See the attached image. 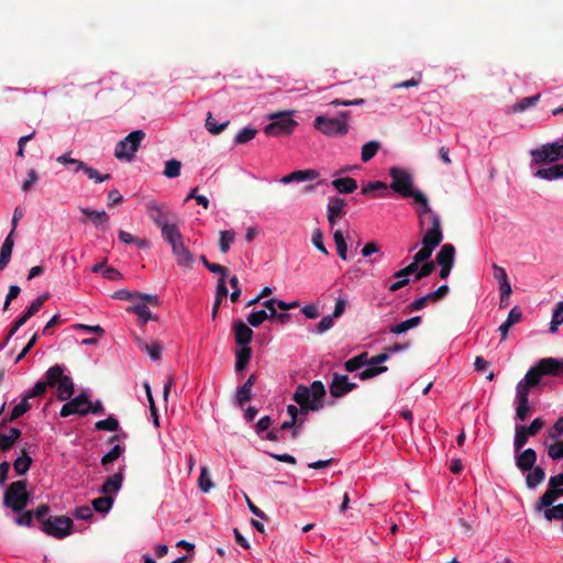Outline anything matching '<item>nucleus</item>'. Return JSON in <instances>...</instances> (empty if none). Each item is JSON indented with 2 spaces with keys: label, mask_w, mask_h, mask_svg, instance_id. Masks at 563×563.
Returning a JSON list of instances; mask_svg holds the SVG:
<instances>
[{
  "label": "nucleus",
  "mask_w": 563,
  "mask_h": 563,
  "mask_svg": "<svg viewBox=\"0 0 563 563\" xmlns=\"http://www.w3.org/2000/svg\"><path fill=\"white\" fill-rule=\"evenodd\" d=\"M561 374H563V360L545 357L526 373L523 380L526 385L534 388L540 385L542 376H559Z\"/></svg>",
  "instance_id": "f03ea898"
},
{
  "label": "nucleus",
  "mask_w": 563,
  "mask_h": 563,
  "mask_svg": "<svg viewBox=\"0 0 563 563\" xmlns=\"http://www.w3.org/2000/svg\"><path fill=\"white\" fill-rule=\"evenodd\" d=\"M529 473L526 476L527 487L530 489L536 488L545 479V472L540 466H534L532 470L528 471Z\"/></svg>",
  "instance_id": "473e14b6"
},
{
  "label": "nucleus",
  "mask_w": 563,
  "mask_h": 563,
  "mask_svg": "<svg viewBox=\"0 0 563 563\" xmlns=\"http://www.w3.org/2000/svg\"><path fill=\"white\" fill-rule=\"evenodd\" d=\"M412 199L420 205V208L417 210L420 229L424 228L426 220L428 219L431 224L428 230H437L438 228V231H442L440 216L431 209L424 194L417 191Z\"/></svg>",
  "instance_id": "9d476101"
},
{
  "label": "nucleus",
  "mask_w": 563,
  "mask_h": 563,
  "mask_svg": "<svg viewBox=\"0 0 563 563\" xmlns=\"http://www.w3.org/2000/svg\"><path fill=\"white\" fill-rule=\"evenodd\" d=\"M164 239L170 245L177 265L185 268H191L194 264V255L184 244L180 231L176 230Z\"/></svg>",
  "instance_id": "6e6552de"
},
{
  "label": "nucleus",
  "mask_w": 563,
  "mask_h": 563,
  "mask_svg": "<svg viewBox=\"0 0 563 563\" xmlns=\"http://www.w3.org/2000/svg\"><path fill=\"white\" fill-rule=\"evenodd\" d=\"M126 310L129 312L135 313L142 320V325H144L148 320H157V318L152 314L148 307L144 302H135Z\"/></svg>",
  "instance_id": "2f4dec72"
},
{
  "label": "nucleus",
  "mask_w": 563,
  "mask_h": 563,
  "mask_svg": "<svg viewBox=\"0 0 563 563\" xmlns=\"http://www.w3.org/2000/svg\"><path fill=\"white\" fill-rule=\"evenodd\" d=\"M265 320H268V312L264 309L251 312L247 317V322L251 327L257 328Z\"/></svg>",
  "instance_id": "603ef678"
},
{
  "label": "nucleus",
  "mask_w": 563,
  "mask_h": 563,
  "mask_svg": "<svg viewBox=\"0 0 563 563\" xmlns=\"http://www.w3.org/2000/svg\"><path fill=\"white\" fill-rule=\"evenodd\" d=\"M516 417L518 420L525 421L531 411L530 404L529 401H516Z\"/></svg>",
  "instance_id": "680f3d73"
},
{
  "label": "nucleus",
  "mask_w": 563,
  "mask_h": 563,
  "mask_svg": "<svg viewBox=\"0 0 563 563\" xmlns=\"http://www.w3.org/2000/svg\"><path fill=\"white\" fill-rule=\"evenodd\" d=\"M273 122L264 128V132L268 136H280L290 134L297 122L289 113H276L271 117Z\"/></svg>",
  "instance_id": "ddd939ff"
},
{
  "label": "nucleus",
  "mask_w": 563,
  "mask_h": 563,
  "mask_svg": "<svg viewBox=\"0 0 563 563\" xmlns=\"http://www.w3.org/2000/svg\"><path fill=\"white\" fill-rule=\"evenodd\" d=\"M516 453V465L521 472H528L534 467L537 462V452L533 449L528 448Z\"/></svg>",
  "instance_id": "5701e85b"
},
{
  "label": "nucleus",
  "mask_w": 563,
  "mask_h": 563,
  "mask_svg": "<svg viewBox=\"0 0 563 563\" xmlns=\"http://www.w3.org/2000/svg\"><path fill=\"white\" fill-rule=\"evenodd\" d=\"M198 486L202 493H208L213 487L207 466H202L198 478Z\"/></svg>",
  "instance_id": "a18cd8bd"
},
{
  "label": "nucleus",
  "mask_w": 563,
  "mask_h": 563,
  "mask_svg": "<svg viewBox=\"0 0 563 563\" xmlns=\"http://www.w3.org/2000/svg\"><path fill=\"white\" fill-rule=\"evenodd\" d=\"M144 137L145 133L142 130L132 131L123 140L118 142L114 150V156L121 161H132Z\"/></svg>",
  "instance_id": "423d86ee"
},
{
  "label": "nucleus",
  "mask_w": 563,
  "mask_h": 563,
  "mask_svg": "<svg viewBox=\"0 0 563 563\" xmlns=\"http://www.w3.org/2000/svg\"><path fill=\"white\" fill-rule=\"evenodd\" d=\"M32 459L27 455V453L23 450L22 456H19L14 463L13 467L18 475H24L31 467Z\"/></svg>",
  "instance_id": "ea45409f"
},
{
  "label": "nucleus",
  "mask_w": 563,
  "mask_h": 563,
  "mask_svg": "<svg viewBox=\"0 0 563 563\" xmlns=\"http://www.w3.org/2000/svg\"><path fill=\"white\" fill-rule=\"evenodd\" d=\"M30 501V493L26 488V481L11 483L4 492L3 505L13 512L20 514Z\"/></svg>",
  "instance_id": "20e7f679"
},
{
  "label": "nucleus",
  "mask_w": 563,
  "mask_h": 563,
  "mask_svg": "<svg viewBox=\"0 0 563 563\" xmlns=\"http://www.w3.org/2000/svg\"><path fill=\"white\" fill-rule=\"evenodd\" d=\"M390 189L405 198H412L418 190H413V176L410 172L400 167H390Z\"/></svg>",
  "instance_id": "39448f33"
},
{
  "label": "nucleus",
  "mask_w": 563,
  "mask_h": 563,
  "mask_svg": "<svg viewBox=\"0 0 563 563\" xmlns=\"http://www.w3.org/2000/svg\"><path fill=\"white\" fill-rule=\"evenodd\" d=\"M325 388L321 380H314L310 387L298 385L292 399L299 405V416L306 417L309 411L323 408Z\"/></svg>",
  "instance_id": "f257e3e1"
},
{
  "label": "nucleus",
  "mask_w": 563,
  "mask_h": 563,
  "mask_svg": "<svg viewBox=\"0 0 563 563\" xmlns=\"http://www.w3.org/2000/svg\"><path fill=\"white\" fill-rule=\"evenodd\" d=\"M548 454L552 460L563 459V440L551 444L548 448Z\"/></svg>",
  "instance_id": "338daca9"
},
{
  "label": "nucleus",
  "mask_w": 563,
  "mask_h": 563,
  "mask_svg": "<svg viewBox=\"0 0 563 563\" xmlns=\"http://www.w3.org/2000/svg\"><path fill=\"white\" fill-rule=\"evenodd\" d=\"M59 375H60V365L59 364H56V365L49 367L45 372V380L37 382L34 385V387L26 393V398L31 399L34 397L43 396L46 393L47 387H55V380H56V378H58Z\"/></svg>",
  "instance_id": "dca6fc26"
},
{
  "label": "nucleus",
  "mask_w": 563,
  "mask_h": 563,
  "mask_svg": "<svg viewBox=\"0 0 563 563\" xmlns=\"http://www.w3.org/2000/svg\"><path fill=\"white\" fill-rule=\"evenodd\" d=\"M449 291H450L449 286L442 285L437 290L427 294V298L429 299V301L437 302V301L443 299L449 294Z\"/></svg>",
  "instance_id": "69168bd1"
},
{
  "label": "nucleus",
  "mask_w": 563,
  "mask_h": 563,
  "mask_svg": "<svg viewBox=\"0 0 563 563\" xmlns=\"http://www.w3.org/2000/svg\"><path fill=\"white\" fill-rule=\"evenodd\" d=\"M88 398L86 393H81L75 398L68 399L60 409V417L66 418L71 415L87 416L88 410H86V407L88 406Z\"/></svg>",
  "instance_id": "f3484780"
},
{
  "label": "nucleus",
  "mask_w": 563,
  "mask_h": 563,
  "mask_svg": "<svg viewBox=\"0 0 563 563\" xmlns=\"http://www.w3.org/2000/svg\"><path fill=\"white\" fill-rule=\"evenodd\" d=\"M56 161L62 165L76 164V168L74 169V172H84L88 176V178L93 180L95 183H102L111 178L110 174H100L97 169L88 166L82 161L70 157L69 153L58 156Z\"/></svg>",
  "instance_id": "2eb2a0df"
},
{
  "label": "nucleus",
  "mask_w": 563,
  "mask_h": 563,
  "mask_svg": "<svg viewBox=\"0 0 563 563\" xmlns=\"http://www.w3.org/2000/svg\"><path fill=\"white\" fill-rule=\"evenodd\" d=\"M65 367L60 365V375L55 380V387H57V398L62 401L71 398L75 391V385L70 376L64 374Z\"/></svg>",
  "instance_id": "aec40b11"
},
{
  "label": "nucleus",
  "mask_w": 563,
  "mask_h": 563,
  "mask_svg": "<svg viewBox=\"0 0 563 563\" xmlns=\"http://www.w3.org/2000/svg\"><path fill=\"white\" fill-rule=\"evenodd\" d=\"M455 258V247L453 244H444L435 256L438 265L453 266Z\"/></svg>",
  "instance_id": "bb28decb"
},
{
  "label": "nucleus",
  "mask_w": 563,
  "mask_h": 563,
  "mask_svg": "<svg viewBox=\"0 0 563 563\" xmlns=\"http://www.w3.org/2000/svg\"><path fill=\"white\" fill-rule=\"evenodd\" d=\"M73 520L66 516H49L40 529L49 537L64 539L73 533Z\"/></svg>",
  "instance_id": "0eeeda50"
},
{
  "label": "nucleus",
  "mask_w": 563,
  "mask_h": 563,
  "mask_svg": "<svg viewBox=\"0 0 563 563\" xmlns=\"http://www.w3.org/2000/svg\"><path fill=\"white\" fill-rule=\"evenodd\" d=\"M350 112L342 111L336 118L318 115L313 121L316 130L328 136H342L349 132Z\"/></svg>",
  "instance_id": "7ed1b4c3"
},
{
  "label": "nucleus",
  "mask_w": 563,
  "mask_h": 563,
  "mask_svg": "<svg viewBox=\"0 0 563 563\" xmlns=\"http://www.w3.org/2000/svg\"><path fill=\"white\" fill-rule=\"evenodd\" d=\"M530 155L534 164L553 163L563 159V140L547 143L541 147L531 150Z\"/></svg>",
  "instance_id": "9b49d317"
},
{
  "label": "nucleus",
  "mask_w": 563,
  "mask_h": 563,
  "mask_svg": "<svg viewBox=\"0 0 563 563\" xmlns=\"http://www.w3.org/2000/svg\"><path fill=\"white\" fill-rule=\"evenodd\" d=\"M95 427L97 430L117 431L119 429V421L114 417L110 416L107 419L97 421Z\"/></svg>",
  "instance_id": "864d4df0"
},
{
  "label": "nucleus",
  "mask_w": 563,
  "mask_h": 563,
  "mask_svg": "<svg viewBox=\"0 0 563 563\" xmlns=\"http://www.w3.org/2000/svg\"><path fill=\"white\" fill-rule=\"evenodd\" d=\"M124 452V448L117 444L101 457V465L107 466L118 460Z\"/></svg>",
  "instance_id": "de8ad7c7"
},
{
  "label": "nucleus",
  "mask_w": 563,
  "mask_h": 563,
  "mask_svg": "<svg viewBox=\"0 0 563 563\" xmlns=\"http://www.w3.org/2000/svg\"><path fill=\"white\" fill-rule=\"evenodd\" d=\"M181 163L177 159H169L165 163L164 175L168 178H175L180 175Z\"/></svg>",
  "instance_id": "3c124183"
},
{
  "label": "nucleus",
  "mask_w": 563,
  "mask_h": 563,
  "mask_svg": "<svg viewBox=\"0 0 563 563\" xmlns=\"http://www.w3.org/2000/svg\"><path fill=\"white\" fill-rule=\"evenodd\" d=\"M312 244L323 254L328 255L329 252L323 243V234L320 229H314L312 232Z\"/></svg>",
  "instance_id": "e2e57ef3"
},
{
  "label": "nucleus",
  "mask_w": 563,
  "mask_h": 563,
  "mask_svg": "<svg viewBox=\"0 0 563 563\" xmlns=\"http://www.w3.org/2000/svg\"><path fill=\"white\" fill-rule=\"evenodd\" d=\"M357 387L356 383L350 382V378L347 375L333 373L332 374V382L330 384V395L333 398H341L355 389Z\"/></svg>",
  "instance_id": "a211bd4d"
},
{
  "label": "nucleus",
  "mask_w": 563,
  "mask_h": 563,
  "mask_svg": "<svg viewBox=\"0 0 563 563\" xmlns=\"http://www.w3.org/2000/svg\"><path fill=\"white\" fill-rule=\"evenodd\" d=\"M80 211L96 225H101V229L104 231L108 229L109 217L106 211H97L89 208H79Z\"/></svg>",
  "instance_id": "a878e982"
},
{
  "label": "nucleus",
  "mask_w": 563,
  "mask_h": 563,
  "mask_svg": "<svg viewBox=\"0 0 563 563\" xmlns=\"http://www.w3.org/2000/svg\"><path fill=\"white\" fill-rule=\"evenodd\" d=\"M123 475L121 472L108 477L102 484L100 492L103 495L109 496L110 494L118 493L122 486Z\"/></svg>",
  "instance_id": "c85d7f7f"
},
{
  "label": "nucleus",
  "mask_w": 563,
  "mask_h": 563,
  "mask_svg": "<svg viewBox=\"0 0 563 563\" xmlns=\"http://www.w3.org/2000/svg\"><path fill=\"white\" fill-rule=\"evenodd\" d=\"M319 176V173L316 169H305V170H295L286 176H284L280 181L283 184H289L292 181H306L316 179Z\"/></svg>",
  "instance_id": "393cba45"
},
{
  "label": "nucleus",
  "mask_w": 563,
  "mask_h": 563,
  "mask_svg": "<svg viewBox=\"0 0 563 563\" xmlns=\"http://www.w3.org/2000/svg\"><path fill=\"white\" fill-rule=\"evenodd\" d=\"M233 331L236 344L250 347V343L253 339V330L242 320H236L233 323Z\"/></svg>",
  "instance_id": "4be33fe9"
},
{
  "label": "nucleus",
  "mask_w": 563,
  "mask_h": 563,
  "mask_svg": "<svg viewBox=\"0 0 563 563\" xmlns=\"http://www.w3.org/2000/svg\"><path fill=\"white\" fill-rule=\"evenodd\" d=\"M13 246H14V236L12 235V233H9L0 249V273L10 263Z\"/></svg>",
  "instance_id": "cd10ccee"
},
{
  "label": "nucleus",
  "mask_w": 563,
  "mask_h": 563,
  "mask_svg": "<svg viewBox=\"0 0 563 563\" xmlns=\"http://www.w3.org/2000/svg\"><path fill=\"white\" fill-rule=\"evenodd\" d=\"M380 148L378 141H369L362 146L361 159L363 163L371 161Z\"/></svg>",
  "instance_id": "4c0bfd02"
},
{
  "label": "nucleus",
  "mask_w": 563,
  "mask_h": 563,
  "mask_svg": "<svg viewBox=\"0 0 563 563\" xmlns=\"http://www.w3.org/2000/svg\"><path fill=\"white\" fill-rule=\"evenodd\" d=\"M387 371V366H375V365H368L367 368L362 371L357 376L361 380H366L369 378H373L382 373H385Z\"/></svg>",
  "instance_id": "8fccbe9b"
},
{
  "label": "nucleus",
  "mask_w": 563,
  "mask_h": 563,
  "mask_svg": "<svg viewBox=\"0 0 563 563\" xmlns=\"http://www.w3.org/2000/svg\"><path fill=\"white\" fill-rule=\"evenodd\" d=\"M333 240H334V243L336 246L338 255L343 261H345L347 258V256H346L347 246H346V242L343 236V233L340 230H336L333 234Z\"/></svg>",
  "instance_id": "49530a36"
},
{
  "label": "nucleus",
  "mask_w": 563,
  "mask_h": 563,
  "mask_svg": "<svg viewBox=\"0 0 563 563\" xmlns=\"http://www.w3.org/2000/svg\"><path fill=\"white\" fill-rule=\"evenodd\" d=\"M29 399L30 398H26V395L22 398L21 402L18 404L13 409H12V412H13V418H20L21 416H23L25 412H27L32 406L31 404L29 402Z\"/></svg>",
  "instance_id": "0e129e2a"
},
{
  "label": "nucleus",
  "mask_w": 563,
  "mask_h": 563,
  "mask_svg": "<svg viewBox=\"0 0 563 563\" xmlns=\"http://www.w3.org/2000/svg\"><path fill=\"white\" fill-rule=\"evenodd\" d=\"M563 324V301L556 303L550 322V332L555 333L558 328Z\"/></svg>",
  "instance_id": "37998d69"
},
{
  "label": "nucleus",
  "mask_w": 563,
  "mask_h": 563,
  "mask_svg": "<svg viewBox=\"0 0 563 563\" xmlns=\"http://www.w3.org/2000/svg\"><path fill=\"white\" fill-rule=\"evenodd\" d=\"M365 365H369V356L367 352H362L344 363L345 369L350 373L356 372Z\"/></svg>",
  "instance_id": "72a5a7b5"
},
{
  "label": "nucleus",
  "mask_w": 563,
  "mask_h": 563,
  "mask_svg": "<svg viewBox=\"0 0 563 563\" xmlns=\"http://www.w3.org/2000/svg\"><path fill=\"white\" fill-rule=\"evenodd\" d=\"M420 323H421V317L416 316V317H412V318H410L406 321H402L398 324L390 325L388 330L390 333L401 334V333H405L406 331L419 325Z\"/></svg>",
  "instance_id": "c9c22d12"
},
{
  "label": "nucleus",
  "mask_w": 563,
  "mask_h": 563,
  "mask_svg": "<svg viewBox=\"0 0 563 563\" xmlns=\"http://www.w3.org/2000/svg\"><path fill=\"white\" fill-rule=\"evenodd\" d=\"M38 180V175L35 169H30L27 173V178L22 183V190L27 192L32 189L33 185Z\"/></svg>",
  "instance_id": "774afa93"
},
{
  "label": "nucleus",
  "mask_w": 563,
  "mask_h": 563,
  "mask_svg": "<svg viewBox=\"0 0 563 563\" xmlns=\"http://www.w3.org/2000/svg\"><path fill=\"white\" fill-rule=\"evenodd\" d=\"M136 342L139 347L146 352L153 360L157 361L161 358L163 346L159 342L155 341L148 344L140 338H136Z\"/></svg>",
  "instance_id": "f704fd0d"
},
{
  "label": "nucleus",
  "mask_w": 563,
  "mask_h": 563,
  "mask_svg": "<svg viewBox=\"0 0 563 563\" xmlns=\"http://www.w3.org/2000/svg\"><path fill=\"white\" fill-rule=\"evenodd\" d=\"M540 512H543L548 521L561 520L563 518V504L544 507Z\"/></svg>",
  "instance_id": "a19ab883"
},
{
  "label": "nucleus",
  "mask_w": 563,
  "mask_h": 563,
  "mask_svg": "<svg viewBox=\"0 0 563 563\" xmlns=\"http://www.w3.org/2000/svg\"><path fill=\"white\" fill-rule=\"evenodd\" d=\"M538 178L553 180L563 177V164H556L548 168H540L534 173Z\"/></svg>",
  "instance_id": "7c9ffc66"
},
{
  "label": "nucleus",
  "mask_w": 563,
  "mask_h": 563,
  "mask_svg": "<svg viewBox=\"0 0 563 563\" xmlns=\"http://www.w3.org/2000/svg\"><path fill=\"white\" fill-rule=\"evenodd\" d=\"M235 240V232L233 230H225L220 232L219 246L221 253L225 254L230 250L231 243Z\"/></svg>",
  "instance_id": "79ce46f5"
},
{
  "label": "nucleus",
  "mask_w": 563,
  "mask_h": 563,
  "mask_svg": "<svg viewBox=\"0 0 563 563\" xmlns=\"http://www.w3.org/2000/svg\"><path fill=\"white\" fill-rule=\"evenodd\" d=\"M346 201L345 199L339 196H332L329 198V202L327 206V218L330 225H334L338 220L343 218L346 213L345 211Z\"/></svg>",
  "instance_id": "6ab92c4d"
},
{
  "label": "nucleus",
  "mask_w": 563,
  "mask_h": 563,
  "mask_svg": "<svg viewBox=\"0 0 563 563\" xmlns=\"http://www.w3.org/2000/svg\"><path fill=\"white\" fill-rule=\"evenodd\" d=\"M147 214L152 221L161 228L163 238L178 230L175 223H169L172 218H175L173 213L164 210L163 206L157 205L154 201H150L146 205Z\"/></svg>",
  "instance_id": "1a4fd4ad"
},
{
  "label": "nucleus",
  "mask_w": 563,
  "mask_h": 563,
  "mask_svg": "<svg viewBox=\"0 0 563 563\" xmlns=\"http://www.w3.org/2000/svg\"><path fill=\"white\" fill-rule=\"evenodd\" d=\"M532 386L526 385L522 379L516 386V401H529V394Z\"/></svg>",
  "instance_id": "6e6d98bb"
},
{
  "label": "nucleus",
  "mask_w": 563,
  "mask_h": 563,
  "mask_svg": "<svg viewBox=\"0 0 563 563\" xmlns=\"http://www.w3.org/2000/svg\"><path fill=\"white\" fill-rule=\"evenodd\" d=\"M539 99H540V95L539 93H537L534 96L522 98L520 101H518L514 106V109L516 111H525L528 108L534 106L539 101Z\"/></svg>",
  "instance_id": "13d9d810"
},
{
  "label": "nucleus",
  "mask_w": 563,
  "mask_h": 563,
  "mask_svg": "<svg viewBox=\"0 0 563 563\" xmlns=\"http://www.w3.org/2000/svg\"><path fill=\"white\" fill-rule=\"evenodd\" d=\"M256 133L257 131L254 128H244L235 135L234 144L240 145L247 143L255 137Z\"/></svg>",
  "instance_id": "09e8293b"
},
{
  "label": "nucleus",
  "mask_w": 563,
  "mask_h": 563,
  "mask_svg": "<svg viewBox=\"0 0 563 563\" xmlns=\"http://www.w3.org/2000/svg\"><path fill=\"white\" fill-rule=\"evenodd\" d=\"M421 264L422 265L419 266L417 274L413 277L415 280H420V279L431 275L433 273V271L435 269L434 262H426V263H421Z\"/></svg>",
  "instance_id": "bf43d9fd"
},
{
  "label": "nucleus",
  "mask_w": 563,
  "mask_h": 563,
  "mask_svg": "<svg viewBox=\"0 0 563 563\" xmlns=\"http://www.w3.org/2000/svg\"><path fill=\"white\" fill-rule=\"evenodd\" d=\"M114 500L111 496H101L92 500V508L101 514H107L112 508Z\"/></svg>",
  "instance_id": "58836bf2"
},
{
  "label": "nucleus",
  "mask_w": 563,
  "mask_h": 563,
  "mask_svg": "<svg viewBox=\"0 0 563 563\" xmlns=\"http://www.w3.org/2000/svg\"><path fill=\"white\" fill-rule=\"evenodd\" d=\"M331 185L341 194H352L357 189V183L352 177L336 178Z\"/></svg>",
  "instance_id": "c756f323"
},
{
  "label": "nucleus",
  "mask_w": 563,
  "mask_h": 563,
  "mask_svg": "<svg viewBox=\"0 0 563 563\" xmlns=\"http://www.w3.org/2000/svg\"><path fill=\"white\" fill-rule=\"evenodd\" d=\"M229 121H225L221 124H218L213 119L212 113H207L206 129L213 135L220 134L229 125Z\"/></svg>",
  "instance_id": "c03bdc74"
},
{
  "label": "nucleus",
  "mask_w": 563,
  "mask_h": 563,
  "mask_svg": "<svg viewBox=\"0 0 563 563\" xmlns=\"http://www.w3.org/2000/svg\"><path fill=\"white\" fill-rule=\"evenodd\" d=\"M522 318V312L518 306H515L508 313L505 322L500 324L498 331L501 335V341H505L508 336V332L512 325L518 323Z\"/></svg>",
  "instance_id": "b1692460"
},
{
  "label": "nucleus",
  "mask_w": 563,
  "mask_h": 563,
  "mask_svg": "<svg viewBox=\"0 0 563 563\" xmlns=\"http://www.w3.org/2000/svg\"><path fill=\"white\" fill-rule=\"evenodd\" d=\"M443 232L437 230H427L422 236V247L413 255V261L419 265L428 262L433 251L441 244Z\"/></svg>",
  "instance_id": "f8f14e48"
},
{
  "label": "nucleus",
  "mask_w": 563,
  "mask_h": 563,
  "mask_svg": "<svg viewBox=\"0 0 563 563\" xmlns=\"http://www.w3.org/2000/svg\"><path fill=\"white\" fill-rule=\"evenodd\" d=\"M563 496V487L549 486L543 495L538 499L534 505V510L540 512L544 507L552 506L560 497Z\"/></svg>",
  "instance_id": "412c9836"
},
{
  "label": "nucleus",
  "mask_w": 563,
  "mask_h": 563,
  "mask_svg": "<svg viewBox=\"0 0 563 563\" xmlns=\"http://www.w3.org/2000/svg\"><path fill=\"white\" fill-rule=\"evenodd\" d=\"M529 435L525 433L520 426L516 427V433L514 439V448L516 452L521 451V449L528 442Z\"/></svg>",
  "instance_id": "5fc2aeb1"
},
{
  "label": "nucleus",
  "mask_w": 563,
  "mask_h": 563,
  "mask_svg": "<svg viewBox=\"0 0 563 563\" xmlns=\"http://www.w3.org/2000/svg\"><path fill=\"white\" fill-rule=\"evenodd\" d=\"M251 357H252V349L241 346V349H239L235 352V369L238 372L245 369L247 364L250 363Z\"/></svg>",
  "instance_id": "e433bc0d"
},
{
  "label": "nucleus",
  "mask_w": 563,
  "mask_h": 563,
  "mask_svg": "<svg viewBox=\"0 0 563 563\" xmlns=\"http://www.w3.org/2000/svg\"><path fill=\"white\" fill-rule=\"evenodd\" d=\"M253 397L252 389L247 388L246 386L242 385L238 388L236 391V404L242 407L244 404L250 401Z\"/></svg>",
  "instance_id": "052dcab7"
},
{
  "label": "nucleus",
  "mask_w": 563,
  "mask_h": 563,
  "mask_svg": "<svg viewBox=\"0 0 563 563\" xmlns=\"http://www.w3.org/2000/svg\"><path fill=\"white\" fill-rule=\"evenodd\" d=\"M49 298V294H43L38 296L36 299H34L31 305L27 307V309L15 319V321L12 323L11 329L2 343L1 347H4L8 341L12 338V335L22 327L24 325L30 318H32L34 314H36L44 302Z\"/></svg>",
  "instance_id": "4468645a"
},
{
  "label": "nucleus",
  "mask_w": 563,
  "mask_h": 563,
  "mask_svg": "<svg viewBox=\"0 0 563 563\" xmlns=\"http://www.w3.org/2000/svg\"><path fill=\"white\" fill-rule=\"evenodd\" d=\"M545 422L542 418H536L529 426H520L526 434L529 437L536 435L543 427Z\"/></svg>",
  "instance_id": "4d7b16f0"
}]
</instances>
